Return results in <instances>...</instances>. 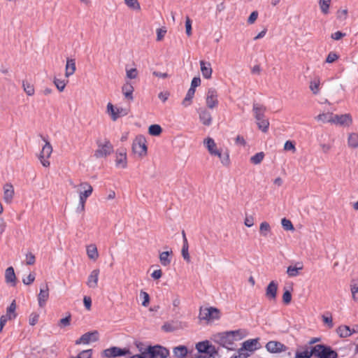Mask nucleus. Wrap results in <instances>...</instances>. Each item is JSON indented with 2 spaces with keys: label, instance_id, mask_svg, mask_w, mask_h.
<instances>
[{
  "label": "nucleus",
  "instance_id": "nucleus-1",
  "mask_svg": "<svg viewBox=\"0 0 358 358\" xmlns=\"http://www.w3.org/2000/svg\"><path fill=\"white\" fill-rule=\"evenodd\" d=\"M243 334L241 329L217 333L213 335V341L229 350H234V342L241 340Z\"/></svg>",
  "mask_w": 358,
  "mask_h": 358
},
{
  "label": "nucleus",
  "instance_id": "nucleus-2",
  "mask_svg": "<svg viewBox=\"0 0 358 358\" xmlns=\"http://www.w3.org/2000/svg\"><path fill=\"white\" fill-rule=\"evenodd\" d=\"M314 357L316 358H338L337 352L329 345L317 344L313 346Z\"/></svg>",
  "mask_w": 358,
  "mask_h": 358
},
{
  "label": "nucleus",
  "instance_id": "nucleus-3",
  "mask_svg": "<svg viewBox=\"0 0 358 358\" xmlns=\"http://www.w3.org/2000/svg\"><path fill=\"white\" fill-rule=\"evenodd\" d=\"M145 354L148 358H167L170 355V352L168 348L159 344L155 345H148Z\"/></svg>",
  "mask_w": 358,
  "mask_h": 358
},
{
  "label": "nucleus",
  "instance_id": "nucleus-4",
  "mask_svg": "<svg viewBox=\"0 0 358 358\" xmlns=\"http://www.w3.org/2000/svg\"><path fill=\"white\" fill-rule=\"evenodd\" d=\"M265 348L266 350L271 354H280L281 352H285V355H282L280 358H284L287 356V352L290 351L288 346L278 341H268L266 344Z\"/></svg>",
  "mask_w": 358,
  "mask_h": 358
},
{
  "label": "nucleus",
  "instance_id": "nucleus-5",
  "mask_svg": "<svg viewBox=\"0 0 358 358\" xmlns=\"http://www.w3.org/2000/svg\"><path fill=\"white\" fill-rule=\"evenodd\" d=\"M96 144L98 149L94 152L96 158L106 157L113 152V146L108 139H106L103 143L101 140H97Z\"/></svg>",
  "mask_w": 358,
  "mask_h": 358
},
{
  "label": "nucleus",
  "instance_id": "nucleus-6",
  "mask_svg": "<svg viewBox=\"0 0 358 358\" xmlns=\"http://www.w3.org/2000/svg\"><path fill=\"white\" fill-rule=\"evenodd\" d=\"M131 352L128 348H120L119 347L113 346L109 348L105 349L101 352V357L103 358H116L118 357H123L127 355H130Z\"/></svg>",
  "mask_w": 358,
  "mask_h": 358
},
{
  "label": "nucleus",
  "instance_id": "nucleus-7",
  "mask_svg": "<svg viewBox=\"0 0 358 358\" xmlns=\"http://www.w3.org/2000/svg\"><path fill=\"white\" fill-rule=\"evenodd\" d=\"M41 138L45 142V144L42 148V150L38 156V159L44 167H48L50 166L48 158L50 157L52 152V147L50 142L46 140L45 137L41 136Z\"/></svg>",
  "mask_w": 358,
  "mask_h": 358
},
{
  "label": "nucleus",
  "instance_id": "nucleus-8",
  "mask_svg": "<svg viewBox=\"0 0 358 358\" xmlns=\"http://www.w3.org/2000/svg\"><path fill=\"white\" fill-rule=\"evenodd\" d=\"M220 317V312L217 308H201L199 310V317L201 320H217Z\"/></svg>",
  "mask_w": 358,
  "mask_h": 358
},
{
  "label": "nucleus",
  "instance_id": "nucleus-9",
  "mask_svg": "<svg viewBox=\"0 0 358 358\" xmlns=\"http://www.w3.org/2000/svg\"><path fill=\"white\" fill-rule=\"evenodd\" d=\"M146 140L143 136H138L133 141L132 150L135 154H138L140 157L147 155Z\"/></svg>",
  "mask_w": 358,
  "mask_h": 358
},
{
  "label": "nucleus",
  "instance_id": "nucleus-10",
  "mask_svg": "<svg viewBox=\"0 0 358 358\" xmlns=\"http://www.w3.org/2000/svg\"><path fill=\"white\" fill-rule=\"evenodd\" d=\"M301 350L297 349L292 357V351L287 352V357L289 358H311L314 357L313 346L304 345L301 347Z\"/></svg>",
  "mask_w": 358,
  "mask_h": 358
},
{
  "label": "nucleus",
  "instance_id": "nucleus-11",
  "mask_svg": "<svg viewBox=\"0 0 358 358\" xmlns=\"http://www.w3.org/2000/svg\"><path fill=\"white\" fill-rule=\"evenodd\" d=\"M259 338L248 339L242 343V347L240 348V351L243 352H252L262 348L259 343Z\"/></svg>",
  "mask_w": 358,
  "mask_h": 358
},
{
  "label": "nucleus",
  "instance_id": "nucleus-12",
  "mask_svg": "<svg viewBox=\"0 0 358 358\" xmlns=\"http://www.w3.org/2000/svg\"><path fill=\"white\" fill-rule=\"evenodd\" d=\"M99 340V332L97 331H88L83 334L75 342L76 345H80L81 343L88 344L90 341H97Z\"/></svg>",
  "mask_w": 358,
  "mask_h": 358
},
{
  "label": "nucleus",
  "instance_id": "nucleus-13",
  "mask_svg": "<svg viewBox=\"0 0 358 358\" xmlns=\"http://www.w3.org/2000/svg\"><path fill=\"white\" fill-rule=\"evenodd\" d=\"M217 92L215 88H209L206 98V105L208 108L213 109L218 105Z\"/></svg>",
  "mask_w": 358,
  "mask_h": 358
},
{
  "label": "nucleus",
  "instance_id": "nucleus-14",
  "mask_svg": "<svg viewBox=\"0 0 358 358\" xmlns=\"http://www.w3.org/2000/svg\"><path fill=\"white\" fill-rule=\"evenodd\" d=\"M332 123L341 126H349L352 122V117L350 114L334 115Z\"/></svg>",
  "mask_w": 358,
  "mask_h": 358
},
{
  "label": "nucleus",
  "instance_id": "nucleus-15",
  "mask_svg": "<svg viewBox=\"0 0 358 358\" xmlns=\"http://www.w3.org/2000/svg\"><path fill=\"white\" fill-rule=\"evenodd\" d=\"M278 283L272 280L269 282L266 288V297L269 301H275L277 296Z\"/></svg>",
  "mask_w": 358,
  "mask_h": 358
},
{
  "label": "nucleus",
  "instance_id": "nucleus-16",
  "mask_svg": "<svg viewBox=\"0 0 358 358\" xmlns=\"http://www.w3.org/2000/svg\"><path fill=\"white\" fill-rule=\"evenodd\" d=\"M49 298V289L47 284L43 285L40 289V292L38 295V306L43 308L45 306L46 302Z\"/></svg>",
  "mask_w": 358,
  "mask_h": 358
},
{
  "label": "nucleus",
  "instance_id": "nucleus-17",
  "mask_svg": "<svg viewBox=\"0 0 358 358\" xmlns=\"http://www.w3.org/2000/svg\"><path fill=\"white\" fill-rule=\"evenodd\" d=\"M199 120L205 126H210L212 124V116L210 113L205 108H199Z\"/></svg>",
  "mask_w": 358,
  "mask_h": 358
},
{
  "label": "nucleus",
  "instance_id": "nucleus-18",
  "mask_svg": "<svg viewBox=\"0 0 358 358\" xmlns=\"http://www.w3.org/2000/svg\"><path fill=\"white\" fill-rule=\"evenodd\" d=\"M99 269H94L87 278V285L90 288H95L98 285Z\"/></svg>",
  "mask_w": 358,
  "mask_h": 358
},
{
  "label": "nucleus",
  "instance_id": "nucleus-19",
  "mask_svg": "<svg viewBox=\"0 0 358 358\" xmlns=\"http://www.w3.org/2000/svg\"><path fill=\"white\" fill-rule=\"evenodd\" d=\"M14 195V188L10 183H6L3 186V199L6 203H9L12 201Z\"/></svg>",
  "mask_w": 358,
  "mask_h": 358
},
{
  "label": "nucleus",
  "instance_id": "nucleus-20",
  "mask_svg": "<svg viewBox=\"0 0 358 358\" xmlns=\"http://www.w3.org/2000/svg\"><path fill=\"white\" fill-rule=\"evenodd\" d=\"M200 67L203 78L206 79L210 78L213 73L210 63L201 60L200 61Z\"/></svg>",
  "mask_w": 358,
  "mask_h": 358
},
{
  "label": "nucleus",
  "instance_id": "nucleus-21",
  "mask_svg": "<svg viewBox=\"0 0 358 358\" xmlns=\"http://www.w3.org/2000/svg\"><path fill=\"white\" fill-rule=\"evenodd\" d=\"M337 334L341 338H347L354 333H357V331H355V329H351L347 325H341L336 329Z\"/></svg>",
  "mask_w": 358,
  "mask_h": 358
},
{
  "label": "nucleus",
  "instance_id": "nucleus-22",
  "mask_svg": "<svg viewBox=\"0 0 358 358\" xmlns=\"http://www.w3.org/2000/svg\"><path fill=\"white\" fill-rule=\"evenodd\" d=\"M117 158L115 160V164L117 167H122L123 169L127 167V154L124 150L117 151Z\"/></svg>",
  "mask_w": 358,
  "mask_h": 358
},
{
  "label": "nucleus",
  "instance_id": "nucleus-23",
  "mask_svg": "<svg viewBox=\"0 0 358 358\" xmlns=\"http://www.w3.org/2000/svg\"><path fill=\"white\" fill-rule=\"evenodd\" d=\"M203 143L211 155H218V150L216 148V143L212 138L208 137L204 140Z\"/></svg>",
  "mask_w": 358,
  "mask_h": 358
},
{
  "label": "nucleus",
  "instance_id": "nucleus-24",
  "mask_svg": "<svg viewBox=\"0 0 358 358\" xmlns=\"http://www.w3.org/2000/svg\"><path fill=\"white\" fill-rule=\"evenodd\" d=\"M80 187L83 189V191L80 192L79 197L87 200L92 194L93 188L91 185L87 182L80 183Z\"/></svg>",
  "mask_w": 358,
  "mask_h": 358
},
{
  "label": "nucleus",
  "instance_id": "nucleus-25",
  "mask_svg": "<svg viewBox=\"0 0 358 358\" xmlns=\"http://www.w3.org/2000/svg\"><path fill=\"white\" fill-rule=\"evenodd\" d=\"M5 280L7 283H11L12 286L16 285V276L14 268L10 266L6 268L5 272Z\"/></svg>",
  "mask_w": 358,
  "mask_h": 358
},
{
  "label": "nucleus",
  "instance_id": "nucleus-26",
  "mask_svg": "<svg viewBox=\"0 0 358 358\" xmlns=\"http://www.w3.org/2000/svg\"><path fill=\"white\" fill-rule=\"evenodd\" d=\"M172 254L173 252L171 250L162 252L159 254V261L162 266H167L170 265Z\"/></svg>",
  "mask_w": 358,
  "mask_h": 358
},
{
  "label": "nucleus",
  "instance_id": "nucleus-27",
  "mask_svg": "<svg viewBox=\"0 0 358 358\" xmlns=\"http://www.w3.org/2000/svg\"><path fill=\"white\" fill-rule=\"evenodd\" d=\"M122 91L125 98L129 101H133L134 87L130 83H126L122 87Z\"/></svg>",
  "mask_w": 358,
  "mask_h": 358
},
{
  "label": "nucleus",
  "instance_id": "nucleus-28",
  "mask_svg": "<svg viewBox=\"0 0 358 358\" xmlns=\"http://www.w3.org/2000/svg\"><path fill=\"white\" fill-rule=\"evenodd\" d=\"M76 60L71 58H67L66 59V77H69L73 75L76 71Z\"/></svg>",
  "mask_w": 358,
  "mask_h": 358
},
{
  "label": "nucleus",
  "instance_id": "nucleus-29",
  "mask_svg": "<svg viewBox=\"0 0 358 358\" xmlns=\"http://www.w3.org/2000/svg\"><path fill=\"white\" fill-rule=\"evenodd\" d=\"M209 348L210 342L207 340L199 342L196 344V349L199 353L207 355V352H208L209 350Z\"/></svg>",
  "mask_w": 358,
  "mask_h": 358
},
{
  "label": "nucleus",
  "instance_id": "nucleus-30",
  "mask_svg": "<svg viewBox=\"0 0 358 358\" xmlns=\"http://www.w3.org/2000/svg\"><path fill=\"white\" fill-rule=\"evenodd\" d=\"M195 91H196V90H194L192 87H189V89L188 90V91L186 94V96L182 102V104L185 107H187L192 104V99L194 98Z\"/></svg>",
  "mask_w": 358,
  "mask_h": 358
},
{
  "label": "nucleus",
  "instance_id": "nucleus-31",
  "mask_svg": "<svg viewBox=\"0 0 358 358\" xmlns=\"http://www.w3.org/2000/svg\"><path fill=\"white\" fill-rule=\"evenodd\" d=\"M87 254L90 259L96 260L99 257L96 246L94 244H91L87 247Z\"/></svg>",
  "mask_w": 358,
  "mask_h": 358
},
{
  "label": "nucleus",
  "instance_id": "nucleus-32",
  "mask_svg": "<svg viewBox=\"0 0 358 358\" xmlns=\"http://www.w3.org/2000/svg\"><path fill=\"white\" fill-rule=\"evenodd\" d=\"M348 144L350 148H358V134L351 133L348 136Z\"/></svg>",
  "mask_w": 358,
  "mask_h": 358
},
{
  "label": "nucleus",
  "instance_id": "nucleus-33",
  "mask_svg": "<svg viewBox=\"0 0 358 358\" xmlns=\"http://www.w3.org/2000/svg\"><path fill=\"white\" fill-rule=\"evenodd\" d=\"M215 156H217L222 164L224 166H228L230 163L229 155L227 151L223 152L222 150H218V155H214Z\"/></svg>",
  "mask_w": 358,
  "mask_h": 358
},
{
  "label": "nucleus",
  "instance_id": "nucleus-34",
  "mask_svg": "<svg viewBox=\"0 0 358 358\" xmlns=\"http://www.w3.org/2000/svg\"><path fill=\"white\" fill-rule=\"evenodd\" d=\"M300 263H297L294 266H289L287 267V273L289 277H296L299 275V271L303 268L302 266H297V265H300Z\"/></svg>",
  "mask_w": 358,
  "mask_h": 358
},
{
  "label": "nucleus",
  "instance_id": "nucleus-35",
  "mask_svg": "<svg viewBox=\"0 0 358 358\" xmlns=\"http://www.w3.org/2000/svg\"><path fill=\"white\" fill-rule=\"evenodd\" d=\"M162 132V128L160 125L154 124H151L148 128V133L150 135L153 136H158Z\"/></svg>",
  "mask_w": 358,
  "mask_h": 358
},
{
  "label": "nucleus",
  "instance_id": "nucleus-36",
  "mask_svg": "<svg viewBox=\"0 0 358 358\" xmlns=\"http://www.w3.org/2000/svg\"><path fill=\"white\" fill-rule=\"evenodd\" d=\"M16 310V303L15 300H13L10 306L6 309V315L10 316V319H15L17 317V313H15Z\"/></svg>",
  "mask_w": 358,
  "mask_h": 358
},
{
  "label": "nucleus",
  "instance_id": "nucleus-37",
  "mask_svg": "<svg viewBox=\"0 0 358 358\" xmlns=\"http://www.w3.org/2000/svg\"><path fill=\"white\" fill-rule=\"evenodd\" d=\"M259 233L264 237H267L271 233V227L267 222H263L259 227Z\"/></svg>",
  "mask_w": 358,
  "mask_h": 358
},
{
  "label": "nucleus",
  "instance_id": "nucleus-38",
  "mask_svg": "<svg viewBox=\"0 0 358 358\" xmlns=\"http://www.w3.org/2000/svg\"><path fill=\"white\" fill-rule=\"evenodd\" d=\"M320 81L319 78H315L310 83V89L314 94H317L320 91Z\"/></svg>",
  "mask_w": 358,
  "mask_h": 358
},
{
  "label": "nucleus",
  "instance_id": "nucleus-39",
  "mask_svg": "<svg viewBox=\"0 0 358 358\" xmlns=\"http://www.w3.org/2000/svg\"><path fill=\"white\" fill-rule=\"evenodd\" d=\"M107 110L113 121H115L119 118V114L116 113V108H114V106L111 103H108Z\"/></svg>",
  "mask_w": 358,
  "mask_h": 358
},
{
  "label": "nucleus",
  "instance_id": "nucleus-40",
  "mask_svg": "<svg viewBox=\"0 0 358 358\" xmlns=\"http://www.w3.org/2000/svg\"><path fill=\"white\" fill-rule=\"evenodd\" d=\"M264 156L265 155L263 152H257L250 158V162L254 164H259L262 162Z\"/></svg>",
  "mask_w": 358,
  "mask_h": 358
},
{
  "label": "nucleus",
  "instance_id": "nucleus-41",
  "mask_svg": "<svg viewBox=\"0 0 358 358\" xmlns=\"http://www.w3.org/2000/svg\"><path fill=\"white\" fill-rule=\"evenodd\" d=\"M258 128L262 130L263 132H266L269 127V122L266 118H264L260 121L257 122Z\"/></svg>",
  "mask_w": 358,
  "mask_h": 358
},
{
  "label": "nucleus",
  "instance_id": "nucleus-42",
  "mask_svg": "<svg viewBox=\"0 0 358 358\" xmlns=\"http://www.w3.org/2000/svg\"><path fill=\"white\" fill-rule=\"evenodd\" d=\"M333 113H322L317 116V120L322 121L323 122H331L333 120Z\"/></svg>",
  "mask_w": 358,
  "mask_h": 358
},
{
  "label": "nucleus",
  "instance_id": "nucleus-43",
  "mask_svg": "<svg viewBox=\"0 0 358 358\" xmlns=\"http://www.w3.org/2000/svg\"><path fill=\"white\" fill-rule=\"evenodd\" d=\"M281 224H282V227H283V229L286 231H294V225L292 223V222L285 217L282 219Z\"/></svg>",
  "mask_w": 358,
  "mask_h": 358
},
{
  "label": "nucleus",
  "instance_id": "nucleus-44",
  "mask_svg": "<svg viewBox=\"0 0 358 358\" xmlns=\"http://www.w3.org/2000/svg\"><path fill=\"white\" fill-rule=\"evenodd\" d=\"M330 3L331 0H320L319 4L322 12L324 14H327L329 13Z\"/></svg>",
  "mask_w": 358,
  "mask_h": 358
},
{
  "label": "nucleus",
  "instance_id": "nucleus-45",
  "mask_svg": "<svg viewBox=\"0 0 358 358\" xmlns=\"http://www.w3.org/2000/svg\"><path fill=\"white\" fill-rule=\"evenodd\" d=\"M125 4L130 8L138 10L141 9L140 4L138 0H124Z\"/></svg>",
  "mask_w": 358,
  "mask_h": 358
},
{
  "label": "nucleus",
  "instance_id": "nucleus-46",
  "mask_svg": "<svg viewBox=\"0 0 358 358\" xmlns=\"http://www.w3.org/2000/svg\"><path fill=\"white\" fill-rule=\"evenodd\" d=\"M140 298L143 299L141 305L144 307L148 306L150 303V295L143 290L140 292Z\"/></svg>",
  "mask_w": 358,
  "mask_h": 358
},
{
  "label": "nucleus",
  "instance_id": "nucleus-47",
  "mask_svg": "<svg viewBox=\"0 0 358 358\" xmlns=\"http://www.w3.org/2000/svg\"><path fill=\"white\" fill-rule=\"evenodd\" d=\"M188 250H189V244H186V243L185 244H182V250H181L182 256L185 261H187V262H189L190 257H189Z\"/></svg>",
  "mask_w": 358,
  "mask_h": 358
},
{
  "label": "nucleus",
  "instance_id": "nucleus-48",
  "mask_svg": "<svg viewBox=\"0 0 358 358\" xmlns=\"http://www.w3.org/2000/svg\"><path fill=\"white\" fill-rule=\"evenodd\" d=\"M54 84L59 92H62L66 87V83L64 80L55 78Z\"/></svg>",
  "mask_w": 358,
  "mask_h": 358
},
{
  "label": "nucleus",
  "instance_id": "nucleus-49",
  "mask_svg": "<svg viewBox=\"0 0 358 358\" xmlns=\"http://www.w3.org/2000/svg\"><path fill=\"white\" fill-rule=\"evenodd\" d=\"M292 301V293L289 289H285L283 294H282V302L285 305H288Z\"/></svg>",
  "mask_w": 358,
  "mask_h": 358
},
{
  "label": "nucleus",
  "instance_id": "nucleus-50",
  "mask_svg": "<svg viewBox=\"0 0 358 358\" xmlns=\"http://www.w3.org/2000/svg\"><path fill=\"white\" fill-rule=\"evenodd\" d=\"M252 110L254 112L255 115H256V114L264 113L266 110V108L261 104L254 103L252 106Z\"/></svg>",
  "mask_w": 358,
  "mask_h": 358
},
{
  "label": "nucleus",
  "instance_id": "nucleus-51",
  "mask_svg": "<svg viewBox=\"0 0 358 358\" xmlns=\"http://www.w3.org/2000/svg\"><path fill=\"white\" fill-rule=\"evenodd\" d=\"M71 315L69 314L68 316H66L65 317L62 318L59 320L58 325L60 327H64L69 326L71 324Z\"/></svg>",
  "mask_w": 358,
  "mask_h": 358
},
{
  "label": "nucleus",
  "instance_id": "nucleus-52",
  "mask_svg": "<svg viewBox=\"0 0 358 358\" xmlns=\"http://www.w3.org/2000/svg\"><path fill=\"white\" fill-rule=\"evenodd\" d=\"M351 292L352 295V299L358 301V282L351 285Z\"/></svg>",
  "mask_w": 358,
  "mask_h": 358
},
{
  "label": "nucleus",
  "instance_id": "nucleus-53",
  "mask_svg": "<svg viewBox=\"0 0 358 358\" xmlns=\"http://www.w3.org/2000/svg\"><path fill=\"white\" fill-rule=\"evenodd\" d=\"M23 87L24 92L27 93L28 96H31L34 94V88L33 85L27 83H25L24 82H23Z\"/></svg>",
  "mask_w": 358,
  "mask_h": 358
},
{
  "label": "nucleus",
  "instance_id": "nucleus-54",
  "mask_svg": "<svg viewBox=\"0 0 358 358\" xmlns=\"http://www.w3.org/2000/svg\"><path fill=\"white\" fill-rule=\"evenodd\" d=\"M284 150H289V151H292L293 152H295V151H296L295 143L292 141H287L284 144Z\"/></svg>",
  "mask_w": 358,
  "mask_h": 358
},
{
  "label": "nucleus",
  "instance_id": "nucleus-55",
  "mask_svg": "<svg viewBox=\"0 0 358 358\" xmlns=\"http://www.w3.org/2000/svg\"><path fill=\"white\" fill-rule=\"evenodd\" d=\"M185 31L188 36L192 35V20L187 16L185 20Z\"/></svg>",
  "mask_w": 358,
  "mask_h": 358
},
{
  "label": "nucleus",
  "instance_id": "nucleus-56",
  "mask_svg": "<svg viewBox=\"0 0 358 358\" xmlns=\"http://www.w3.org/2000/svg\"><path fill=\"white\" fill-rule=\"evenodd\" d=\"M134 345L136 347V348L138 350L140 353H143L146 351L147 345L143 342L136 341L134 342Z\"/></svg>",
  "mask_w": 358,
  "mask_h": 358
},
{
  "label": "nucleus",
  "instance_id": "nucleus-57",
  "mask_svg": "<svg viewBox=\"0 0 358 358\" xmlns=\"http://www.w3.org/2000/svg\"><path fill=\"white\" fill-rule=\"evenodd\" d=\"M38 318H39V315L38 314H37L36 313H32L30 315L29 319V324L31 325V326L35 325L38 322Z\"/></svg>",
  "mask_w": 358,
  "mask_h": 358
},
{
  "label": "nucleus",
  "instance_id": "nucleus-58",
  "mask_svg": "<svg viewBox=\"0 0 358 358\" xmlns=\"http://www.w3.org/2000/svg\"><path fill=\"white\" fill-rule=\"evenodd\" d=\"M338 55L336 52H330L326 58V62L332 63L335 62L336 59H338Z\"/></svg>",
  "mask_w": 358,
  "mask_h": 358
},
{
  "label": "nucleus",
  "instance_id": "nucleus-59",
  "mask_svg": "<svg viewBox=\"0 0 358 358\" xmlns=\"http://www.w3.org/2000/svg\"><path fill=\"white\" fill-rule=\"evenodd\" d=\"M217 353L218 349L210 343V348L208 352H207V356H208L210 358H215V355Z\"/></svg>",
  "mask_w": 358,
  "mask_h": 358
},
{
  "label": "nucleus",
  "instance_id": "nucleus-60",
  "mask_svg": "<svg viewBox=\"0 0 358 358\" xmlns=\"http://www.w3.org/2000/svg\"><path fill=\"white\" fill-rule=\"evenodd\" d=\"M35 256L31 252H28L26 255V263L27 265H33L35 263Z\"/></svg>",
  "mask_w": 358,
  "mask_h": 358
},
{
  "label": "nucleus",
  "instance_id": "nucleus-61",
  "mask_svg": "<svg viewBox=\"0 0 358 358\" xmlns=\"http://www.w3.org/2000/svg\"><path fill=\"white\" fill-rule=\"evenodd\" d=\"M35 280V274L29 273L27 278H23L22 282L24 285H29L34 282Z\"/></svg>",
  "mask_w": 358,
  "mask_h": 358
},
{
  "label": "nucleus",
  "instance_id": "nucleus-62",
  "mask_svg": "<svg viewBox=\"0 0 358 358\" xmlns=\"http://www.w3.org/2000/svg\"><path fill=\"white\" fill-rule=\"evenodd\" d=\"M345 33H343L341 31H337L334 33H333L331 36V38L336 41H338L341 39L343 37L345 36Z\"/></svg>",
  "mask_w": 358,
  "mask_h": 358
},
{
  "label": "nucleus",
  "instance_id": "nucleus-63",
  "mask_svg": "<svg viewBox=\"0 0 358 358\" xmlns=\"http://www.w3.org/2000/svg\"><path fill=\"white\" fill-rule=\"evenodd\" d=\"M257 17H258V12L256 10L252 11L248 18V23L253 24L256 21Z\"/></svg>",
  "mask_w": 358,
  "mask_h": 358
},
{
  "label": "nucleus",
  "instance_id": "nucleus-64",
  "mask_svg": "<svg viewBox=\"0 0 358 358\" xmlns=\"http://www.w3.org/2000/svg\"><path fill=\"white\" fill-rule=\"evenodd\" d=\"M249 356L250 353L241 352L240 349H238L237 355H234L231 358H248Z\"/></svg>",
  "mask_w": 358,
  "mask_h": 358
}]
</instances>
